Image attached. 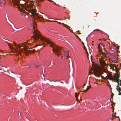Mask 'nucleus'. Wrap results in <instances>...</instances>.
Returning a JSON list of instances; mask_svg holds the SVG:
<instances>
[{"mask_svg": "<svg viewBox=\"0 0 121 121\" xmlns=\"http://www.w3.org/2000/svg\"><path fill=\"white\" fill-rule=\"evenodd\" d=\"M79 39L80 40V41H81V39L79 38V39Z\"/></svg>", "mask_w": 121, "mask_h": 121, "instance_id": "obj_32", "label": "nucleus"}, {"mask_svg": "<svg viewBox=\"0 0 121 121\" xmlns=\"http://www.w3.org/2000/svg\"><path fill=\"white\" fill-rule=\"evenodd\" d=\"M53 22H57L59 24H61L62 23H61L60 22H59L56 21H54Z\"/></svg>", "mask_w": 121, "mask_h": 121, "instance_id": "obj_19", "label": "nucleus"}, {"mask_svg": "<svg viewBox=\"0 0 121 121\" xmlns=\"http://www.w3.org/2000/svg\"><path fill=\"white\" fill-rule=\"evenodd\" d=\"M36 67H38V66H38V65H36Z\"/></svg>", "mask_w": 121, "mask_h": 121, "instance_id": "obj_34", "label": "nucleus"}, {"mask_svg": "<svg viewBox=\"0 0 121 121\" xmlns=\"http://www.w3.org/2000/svg\"><path fill=\"white\" fill-rule=\"evenodd\" d=\"M22 0L23 2V4H20V5L23 9L26 10L29 12L31 13L35 18L38 20H39L40 21H41V20L44 19L42 16L39 15L38 14L36 13V10L34 9H31V6H29V5L27 4H25L24 3L25 2L24 0ZM33 5H34L32 4L31 5V7H32Z\"/></svg>", "mask_w": 121, "mask_h": 121, "instance_id": "obj_2", "label": "nucleus"}, {"mask_svg": "<svg viewBox=\"0 0 121 121\" xmlns=\"http://www.w3.org/2000/svg\"><path fill=\"white\" fill-rule=\"evenodd\" d=\"M19 60V59H17V61H18Z\"/></svg>", "mask_w": 121, "mask_h": 121, "instance_id": "obj_33", "label": "nucleus"}, {"mask_svg": "<svg viewBox=\"0 0 121 121\" xmlns=\"http://www.w3.org/2000/svg\"><path fill=\"white\" fill-rule=\"evenodd\" d=\"M43 74V76H44V75Z\"/></svg>", "mask_w": 121, "mask_h": 121, "instance_id": "obj_53", "label": "nucleus"}, {"mask_svg": "<svg viewBox=\"0 0 121 121\" xmlns=\"http://www.w3.org/2000/svg\"><path fill=\"white\" fill-rule=\"evenodd\" d=\"M33 26V28L34 30L33 33H34V36H33L32 37L31 39L28 40L27 42H25L24 43H22L21 45H17L14 42H13L14 45L17 47H18L20 48L23 46V47H24L23 49L24 50V48H27V47H28L29 45H31L32 43L35 41L39 40L38 42L39 43V46L43 45V44H46L47 43L48 44V42H49L50 40L44 38L43 36L41 35L39 33L38 31L35 29V26L36 25V24L35 22V20L34 18H32L31 19V22Z\"/></svg>", "mask_w": 121, "mask_h": 121, "instance_id": "obj_1", "label": "nucleus"}, {"mask_svg": "<svg viewBox=\"0 0 121 121\" xmlns=\"http://www.w3.org/2000/svg\"><path fill=\"white\" fill-rule=\"evenodd\" d=\"M107 79H109L110 80L112 81L114 80V79L113 77H112V75L111 74H109L107 76Z\"/></svg>", "mask_w": 121, "mask_h": 121, "instance_id": "obj_11", "label": "nucleus"}, {"mask_svg": "<svg viewBox=\"0 0 121 121\" xmlns=\"http://www.w3.org/2000/svg\"><path fill=\"white\" fill-rule=\"evenodd\" d=\"M48 44L50 45V46L53 48L52 50L53 51L54 53L56 54L57 56H59L60 55L62 58H63L62 55L60 52H62L63 50L60 47L52 42L50 41Z\"/></svg>", "mask_w": 121, "mask_h": 121, "instance_id": "obj_3", "label": "nucleus"}, {"mask_svg": "<svg viewBox=\"0 0 121 121\" xmlns=\"http://www.w3.org/2000/svg\"><path fill=\"white\" fill-rule=\"evenodd\" d=\"M118 71L117 69L116 70V74H117V73H118Z\"/></svg>", "mask_w": 121, "mask_h": 121, "instance_id": "obj_21", "label": "nucleus"}, {"mask_svg": "<svg viewBox=\"0 0 121 121\" xmlns=\"http://www.w3.org/2000/svg\"><path fill=\"white\" fill-rule=\"evenodd\" d=\"M11 72L12 73H13V72Z\"/></svg>", "mask_w": 121, "mask_h": 121, "instance_id": "obj_49", "label": "nucleus"}, {"mask_svg": "<svg viewBox=\"0 0 121 121\" xmlns=\"http://www.w3.org/2000/svg\"><path fill=\"white\" fill-rule=\"evenodd\" d=\"M93 71L95 76H97L98 77H99L100 75L98 74V72L97 71L95 70L94 69L93 70Z\"/></svg>", "mask_w": 121, "mask_h": 121, "instance_id": "obj_12", "label": "nucleus"}, {"mask_svg": "<svg viewBox=\"0 0 121 121\" xmlns=\"http://www.w3.org/2000/svg\"><path fill=\"white\" fill-rule=\"evenodd\" d=\"M47 21H48V22H52V21H50V20H47Z\"/></svg>", "mask_w": 121, "mask_h": 121, "instance_id": "obj_25", "label": "nucleus"}, {"mask_svg": "<svg viewBox=\"0 0 121 121\" xmlns=\"http://www.w3.org/2000/svg\"><path fill=\"white\" fill-rule=\"evenodd\" d=\"M24 51L25 52V53L27 54L28 53H29L30 54L32 52L34 53V52H37L38 50H37L35 49H34L33 51H31L30 50H27L26 49L24 48Z\"/></svg>", "mask_w": 121, "mask_h": 121, "instance_id": "obj_6", "label": "nucleus"}, {"mask_svg": "<svg viewBox=\"0 0 121 121\" xmlns=\"http://www.w3.org/2000/svg\"><path fill=\"white\" fill-rule=\"evenodd\" d=\"M48 1H51V0H48Z\"/></svg>", "mask_w": 121, "mask_h": 121, "instance_id": "obj_42", "label": "nucleus"}, {"mask_svg": "<svg viewBox=\"0 0 121 121\" xmlns=\"http://www.w3.org/2000/svg\"><path fill=\"white\" fill-rule=\"evenodd\" d=\"M85 84H84V85H83V87L84 86H85Z\"/></svg>", "mask_w": 121, "mask_h": 121, "instance_id": "obj_31", "label": "nucleus"}, {"mask_svg": "<svg viewBox=\"0 0 121 121\" xmlns=\"http://www.w3.org/2000/svg\"><path fill=\"white\" fill-rule=\"evenodd\" d=\"M80 91V92H83V91Z\"/></svg>", "mask_w": 121, "mask_h": 121, "instance_id": "obj_37", "label": "nucleus"}, {"mask_svg": "<svg viewBox=\"0 0 121 121\" xmlns=\"http://www.w3.org/2000/svg\"><path fill=\"white\" fill-rule=\"evenodd\" d=\"M98 46H99V54L100 55V54H101V53H102V52L101 50L100 49V45H98Z\"/></svg>", "mask_w": 121, "mask_h": 121, "instance_id": "obj_16", "label": "nucleus"}, {"mask_svg": "<svg viewBox=\"0 0 121 121\" xmlns=\"http://www.w3.org/2000/svg\"><path fill=\"white\" fill-rule=\"evenodd\" d=\"M117 117V118H119V121H120V119H119V117L118 116V117H117H117Z\"/></svg>", "mask_w": 121, "mask_h": 121, "instance_id": "obj_30", "label": "nucleus"}, {"mask_svg": "<svg viewBox=\"0 0 121 121\" xmlns=\"http://www.w3.org/2000/svg\"><path fill=\"white\" fill-rule=\"evenodd\" d=\"M12 24H13V26H14V25L13 24V23H12Z\"/></svg>", "mask_w": 121, "mask_h": 121, "instance_id": "obj_47", "label": "nucleus"}, {"mask_svg": "<svg viewBox=\"0 0 121 121\" xmlns=\"http://www.w3.org/2000/svg\"><path fill=\"white\" fill-rule=\"evenodd\" d=\"M37 46H38V45H36V47H37Z\"/></svg>", "mask_w": 121, "mask_h": 121, "instance_id": "obj_51", "label": "nucleus"}, {"mask_svg": "<svg viewBox=\"0 0 121 121\" xmlns=\"http://www.w3.org/2000/svg\"><path fill=\"white\" fill-rule=\"evenodd\" d=\"M90 87L89 86H87L86 89V90H84V91L85 92H86L88 90V89L90 88Z\"/></svg>", "mask_w": 121, "mask_h": 121, "instance_id": "obj_17", "label": "nucleus"}, {"mask_svg": "<svg viewBox=\"0 0 121 121\" xmlns=\"http://www.w3.org/2000/svg\"><path fill=\"white\" fill-rule=\"evenodd\" d=\"M6 0H0V7H2L3 5H4Z\"/></svg>", "mask_w": 121, "mask_h": 121, "instance_id": "obj_10", "label": "nucleus"}, {"mask_svg": "<svg viewBox=\"0 0 121 121\" xmlns=\"http://www.w3.org/2000/svg\"><path fill=\"white\" fill-rule=\"evenodd\" d=\"M87 40V38H86V40Z\"/></svg>", "mask_w": 121, "mask_h": 121, "instance_id": "obj_50", "label": "nucleus"}, {"mask_svg": "<svg viewBox=\"0 0 121 121\" xmlns=\"http://www.w3.org/2000/svg\"><path fill=\"white\" fill-rule=\"evenodd\" d=\"M21 115V114L20 113V114H19V116H20Z\"/></svg>", "mask_w": 121, "mask_h": 121, "instance_id": "obj_40", "label": "nucleus"}, {"mask_svg": "<svg viewBox=\"0 0 121 121\" xmlns=\"http://www.w3.org/2000/svg\"><path fill=\"white\" fill-rule=\"evenodd\" d=\"M102 54L103 56H101V58H100L99 59V61L102 67H104L106 65V63L103 60V56H104L105 55V53L104 52H102L101 53V54L100 55Z\"/></svg>", "mask_w": 121, "mask_h": 121, "instance_id": "obj_4", "label": "nucleus"}, {"mask_svg": "<svg viewBox=\"0 0 121 121\" xmlns=\"http://www.w3.org/2000/svg\"><path fill=\"white\" fill-rule=\"evenodd\" d=\"M114 95V94H113V93H112V95L111 96V98H112V96L113 95Z\"/></svg>", "mask_w": 121, "mask_h": 121, "instance_id": "obj_24", "label": "nucleus"}, {"mask_svg": "<svg viewBox=\"0 0 121 121\" xmlns=\"http://www.w3.org/2000/svg\"><path fill=\"white\" fill-rule=\"evenodd\" d=\"M82 43L83 45H84V43L82 42Z\"/></svg>", "mask_w": 121, "mask_h": 121, "instance_id": "obj_36", "label": "nucleus"}, {"mask_svg": "<svg viewBox=\"0 0 121 121\" xmlns=\"http://www.w3.org/2000/svg\"><path fill=\"white\" fill-rule=\"evenodd\" d=\"M53 2V1H52H52H51V2Z\"/></svg>", "mask_w": 121, "mask_h": 121, "instance_id": "obj_41", "label": "nucleus"}, {"mask_svg": "<svg viewBox=\"0 0 121 121\" xmlns=\"http://www.w3.org/2000/svg\"><path fill=\"white\" fill-rule=\"evenodd\" d=\"M61 82V83H63L62 82Z\"/></svg>", "mask_w": 121, "mask_h": 121, "instance_id": "obj_39", "label": "nucleus"}, {"mask_svg": "<svg viewBox=\"0 0 121 121\" xmlns=\"http://www.w3.org/2000/svg\"><path fill=\"white\" fill-rule=\"evenodd\" d=\"M87 58H88V54L87 55Z\"/></svg>", "mask_w": 121, "mask_h": 121, "instance_id": "obj_35", "label": "nucleus"}, {"mask_svg": "<svg viewBox=\"0 0 121 121\" xmlns=\"http://www.w3.org/2000/svg\"><path fill=\"white\" fill-rule=\"evenodd\" d=\"M18 118H19V116L18 117Z\"/></svg>", "mask_w": 121, "mask_h": 121, "instance_id": "obj_52", "label": "nucleus"}, {"mask_svg": "<svg viewBox=\"0 0 121 121\" xmlns=\"http://www.w3.org/2000/svg\"><path fill=\"white\" fill-rule=\"evenodd\" d=\"M89 85H90V82H89Z\"/></svg>", "mask_w": 121, "mask_h": 121, "instance_id": "obj_38", "label": "nucleus"}, {"mask_svg": "<svg viewBox=\"0 0 121 121\" xmlns=\"http://www.w3.org/2000/svg\"><path fill=\"white\" fill-rule=\"evenodd\" d=\"M61 52H63L62 55H64V56H67L69 55V51H63H63Z\"/></svg>", "mask_w": 121, "mask_h": 121, "instance_id": "obj_9", "label": "nucleus"}, {"mask_svg": "<svg viewBox=\"0 0 121 121\" xmlns=\"http://www.w3.org/2000/svg\"><path fill=\"white\" fill-rule=\"evenodd\" d=\"M71 61H72V60L71 59Z\"/></svg>", "mask_w": 121, "mask_h": 121, "instance_id": "obj_46", "label": "nucleus"}, {"mask_svg": "<svg viewBox=\"0 0 121 121\" xmlns=\"http://www.w3.org/2000/svg\"><path fill=\"white\" fill-rule=\"evenodd\" d=\"M15 52L17 53L16 54V55H18L19 54H20L21 53L23 52V50L22 49H20V50H17L15 49Z\"/></svg>", "mask_w": 121, "mask_h": 121, "instance_id": "obj_8", "label": "nucleus"}, {"mask_svg": "<svg viewBox=\"0 0 121 121\" xmlns=\"http://www.w3.org/2000/svg\"><path fill=\"white\" fill-rule=\"evenodd\" d=\"M98 30H99L98 29H97V30H97V31Z\"/></svg>", "mask_w": 121, "mask_h": 121, "instance_id": "obj_43", "label": "nucleus"}, {"mask_svg": "<svg viewBox=\"0 0 121 121\" xmlns=\"http://www.w3.org/2000/svg\"><path fill=\"white\" fill-rule=\"evenodd\" d=\"M12 0L14 3V6H15L16 5L17 6V7L22 12H24V11H23L22 9L20 7L19 4H20L19 1L20 0Z\"/></svg>", "mask_w": 121, "mask_h": 121, "instance_id": "obj_5", "label": "nucleus"}, {"mask_svg": "<svg viewBox=\"0 0 121 121\" xmlns=\"http://www.w3.org/2000/svg\"><path fill=\"white\" fill-rule=\"evenodd\" d=\"M53 19L54 20H55V19ZM56 20H57V19H56Z\"/></svg>", "mask_w": 121, "mask_h": 121, "instance_id": "obj_44", "label": "nucleus"}, {"mask_svg": "<svg viewBox=\"0 0 121 121\" xmlns=\"http://www.w3.org/2000/svg\"><path fill=\"white\" fill-rule=\"evenodd\" d=\"M118 94L119 95H121V94L120 93V91H119V93H118Z\"/></svg>", "mask_w": 121, "mask_h": 121, "instance_id": "obj_28", "label": "nucleus"}, {"mask_svg": "<svg viewBox=\"0 0 121 121\" xmlns=\"http://www.w3.org/2000/svg\"><path fill=\"white\" fill-rule=\"evenodd\" d=\"M108 65H109V66L111 68H112V67H116V65L115 64H108Z\"/></svg>", "mask_w": 121, "mask_h": 121, "instance_id": "obj_14", "label": "nucleus"}, {"mask_svg": "<svg viewBox=\"0 0 121 121\" xmlns=\"http://www.w3.org/2000/svg\"><path fill=\"white\" fill-rule=\"evenodd\" d=\"M5 42H6V43L8 45V46H9V47L11 48V49H12V44L10 43H8V41H5Z\"/></svg>", "mask_w": 121, "mask_h": 121, "instance_id": "obj_13", "label": "nucleus"}, {"mask_svg": "<svg viewBox=\"0 0 121 121\" xmlns=\"http://www.w3.org/2000/svg\"><path fill=\"white\" fill-rule=\"evenodd\" d=\"M119 75L118 73H117L115 75V77H113V78L114 79V82H118L119 78Z\"/></svg>", "mask_w": 121, "mask_h": 121, "instance_id": "obj_7", "label": "nucleus"}, {"mask_svg": "<svg viewBox=\"0 0 121 121\" xmlns=\"http://www.w3.org/2000/svg\"><path fill=\"white\" fill-rule=\"evenodd\" d=\"M89 74H91V73H92V74H93V73L91 71H90L89 72Z\"/></svg>", "mask_w": 121, "mask_h": 121, "instance_id": "obj_20", "label": "nucleus"}, {"mask_svg": "<svg viewBox=\"0 0 121 121\" xmlns=\"http://www.w3.org/2000/svg\"><path fill=\"white\" fill-rule=\"evenodd\" d=\"M4 71L5 72H7L6 71Z\"/></svg>", "mask_w": 121, "mask_h": 121, "instance_id": "obj_48", "label": "nucleus"}, {"mask_svg": "<svg viewBox=\"0 0 121 121\" xmlns=\"http://www.w3.org/2000/svg\"><path fill=\"white\" fill-rule=\"evenodd\" d=\"M96 83V84H98V83H96H96Z\"/></svg>", "mask_w": 121, "mask_h": 121, "instance_id": "obj_45", "label": "nucleus"}, {"mask_svg": "<svg viewBox=\"0 0 121 121\" xmlns=\"http://www.w3.org/2000/svg\"><path fill=\"white\" fill-rule=\"evenodd\" d=\"M31 3H34L35 2V1H31Z\"/></svg>", "mask_w": 121, "mask_h": 121, "instance_id": "obj_22", "label": "nucleus"}, {"mask_svg": "<svg viewBox=\"0 0 121 121\" xmlns=\"http://www.w3.org/2000/svg\"><path fill=\"white\" fill-rule=\"evenodd\" d=\"M84 49L85 50H86V48H85V46H84Z\"/></svg>", "mask_w": 121, "mask_h": 121, "instance_id": "obj_27", "label": "nucleus"}, {"mask_svg": "<svg viewBox=\"0 0 121 121\" xmlns=\"http://www.w3.org/2000/svg\"><path fill=\"white\" fill-rule=\"evenodd\" d=\"M30 66H29V67H30Z\"/></svg>", "mask_w": 121, "mask_h": 121, "instance_id": "obj_54", "label": "nucleus"}, {"mask_svg": "<svg viewBox=\"0 0 121 121\" xmlns=\"http://www.w3.org/2000/svg\"><path fill=\"white\" fill-rule=\"evenodd\" d=\"M62 24H63V25L64 26L66 27V28H68V27H69V26L68 25H67L66 24H64V23H62ZM68 29H69V30L71 31L72 30H70V29H69V28H68Z\"/></svg>", "mask_w": 121, "mask_h": 121, "instance_id": "obj_15", "label": "nucleus"}, {"mask_svg": "<svg viewBox=\"0 0 121 121\" xmlns=\"http://www.w3.org/2000/svg\"><path fill=\"white\" fill-rule=\"evenodd\" d=\"M50 65H51V61L52 60H51V59H50Z\"/></svg>", "mask_w": 121, "mask_h": 121, "instance_id": "obj_26", "label": "nucleus"}, {"mask_svg": "<svg viewBox=\"0 0 121 121\" xmlns=\"http://www.w3.org/2000/svg\"><path fill=\"white\" fill-rule=\"evenodd\" d=\"M75 96L76 98V99L77 100H78V95H77V93L76 92L75 94Z\"/></svg>", "mask_w": 121, "mask_h": 121, "instance_id": "obj_18", "label": "nucleus"}, {"mask_svg": "<svg viewBox=\"0 0 121 121\" xmlns=\"http://www.w3.org/2000/svg\"><path fill=\"white\" fill-rule=\"evenodd\" d=\"M76 37L78 38V39L79 38L78 35H76Z\"/></svg>", "mask_w": 121, "mask_h": 121, "instance_id": "obj_23", "label": "nucleus"}, {"mask_svg": "<svg viewBox=\"0 0 121 121\" xmlns=\"http://www.w3.org/2000/svg\"><path fill=\"white\" fill-rule=\"evenodd\" d=\"M69 59V63H70V59Z\"/></svg>", "mask_w": 121, "mask_h": 121, "instance_id": "obj_29", "label": "nucleus"}]
</instances>
